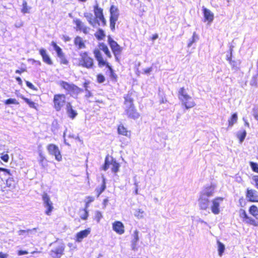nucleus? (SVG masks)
Here are the masks:
<instances>
[{
	"label": "nucleus",
	"mask_w": 258,
	"mask_h": 258,
	"mask_svg": "<svg viewBox=\"0 0 258 258\" xmlns=\"http://www.w3.org/2000/svg\"><path fill=\"white\" fill-rule=\"evenodd\" d=\"M198 201L200 210L205 211L209 209L210 200L207 197L200 196Z\"/></svg>",
	"instance_id": "19"
},
{
	"label": "nucleus",
	"mask_w": 258,
	"mask_h": 258,
	"mask_svg": "<svg viewBox=\"0 0 258 258\" xmlns=\"http://www.w3.org/2000/svg\"><path fill=\"white\" fill-rule=\"evenodd\" d=\"M38 163L43 168L47 167L48 165V161L46 159L45 155L42 152H39Z\"/></svg>",
	"instance_id": "22"
},
{
	"label": "nucleus",
	"mask_w": 258,
	"mask_h": 258,
	"mask_svg": "<svg viewBox=\"0 0 258 258\" xmlns=\"http://www.w3.org/2000/svg\"><path fill=\"white\" fill-rule=\"evenodd\" d=\"M28 252L26 250H19L18 252V254L19 255H23V254H28Z\"/></svg>",
	"instance_id": "51"
},
{
	"label": "nucleus",
	"mask_w": 258,
	"mask_h": 258,
	"mask_svg": "<svg viewBox=\"0 0 258 258\" xmlns=\"http://www.w3.org/2000/svg\"><path fill=\"white\" fill-rule=\"evenodd\" d=\"M90 84V82L89 81H86L84 83H83V87H84L85 88V90L88 92V94H89V96H91V94L90 93V92H89L88 89V85L89 84Z\"/></svg>",
	"instance_id": "43"
},
{
	"label": "nucleus",
	"mask_w": 258,
	"mask_h": 258,
	"mask_svg": "<svg viewBox=\"0 0 258 258\" xmlns=\"http://www.w3.org/2000/svg\"><path fill=\"white\" fill-rule=\"evenodd\" d=\"M109 12L110 27L111 30L113 31L115 29V24L119 18V10L116 6L112 5L110 8Z\"/></svg>",
	"instance_id": "8"
},
{
	"label": "nucleus",
	"mask_w": 258,
	"mask_h": 258,
	"mask_svg": "<svg viewBox=\"0 0 258 258\" xmlns=\"http://www.w3.org/2000/svg\"><path fill=\"white\" fill-rule=\"evenodd\" d=\"M27 85L30 88H32L33 87V85L29 82H27Z\"/></svg>",
	"instance_id": "55"
},
{
	"label": "nucleus",
	"mask_w": 258,
	"mask_h": 258,
	"mask_svg": "<svg viewBox=\"0 0 258 258\" xmlns=\"http://www.w3.org/2000/svg\"><path fill=\"white\" fill-rule=\"evenodd\" d=\"M117 133L120 135L129 138L131 137V132L128 131L127 128L122 124L118 125Z\"/></svg>",
	"instance_id": "23"
},
{
	"label": "nucleus",
	"mask_w": 258,
	"mask_h": 258,
	"mask_svg": "<svg viewBox=\"0 0 258 258\" xmlns=\"http://www.w3.org/2000/svg\"><path fill=\"white\" fill-rule=\"evenodd\" d=\"M60 59V64L67 65L69 63V60H68L67 57L65 55V54L62 55L58 56Z\"/></svg>",
	"instance_id": "38"
},
{
	"label": "nucleus",
	"mask_w": 258,
	"mask_h": 258,
	"mask_svg": "<svg viewBox=\"0 0 258 258\" xmlns=\"http://www.w3.org/2000/svg\"><path fill=\"white\" fill-rule=\"evenodd\" d=\"M63 95H55L54 96V97H62Z\"/></svg>",
	"instance_id": "57"
},
{
	"label": "nucleus",
	"mask_w": 258,
	"mask_h": 258,
	"mask_svg": "<svg viewBox=\"0 0 258 258\" xmlns=\"http://www.w3.org/2000/svg\"><path fill=\"white\" fill-rule=\"evenodd\" d=\"M223 200L224 198L220 197H216L212 200L211 210L214 214L217 215L220 213V203L223 201Z\"/></svg>",
	"instance_id": "12"
},
{
	"label": "nucleus",
	"mask_w": 258,
	"mask_h": 258,
	"mask_svg": "<svg viewBox=\"0 0 258 258\" xmlns=\"http://www.w3.org/2000/svg\"><path fill=\"white\" fill-rule=\"evenodd\" d=\"M1 158L4 162H7L8 161L9 157L8 154H5L2 156Z\"/></svg>",
	"instance_id": "49"
},
{
	"label": "nucleus",
	"mask_w": 258,
	"mask_h": 258,
	"mask_svg": "<svg viewBox=\"0 0 258 258\" xmlns=\"http://www.w3.org/2000/svg\"><path fill=\"white\" fill-rule=\"evenodd\" d=\"M0 171H8V170H7V169H4V168H0Z\"/></svg>",
	"instance_id": "56"
},
{
	"label": "nucleus",
	"mask_w": 258,
	"mask_h": 258,
	"mask_svg": "<svg viewBox=\"0 0 258 258\" xmlns=\"http://www.w3.org/2000/svg\"><path fill=\"white\" fill-rule=\"evenodd\" d=\"M86 199V201H85V207L88 208L90 204L94 201L95 198L92 196H88Z\"/></svg>",
	"instance_id": "37"
},
{
	"label": "nucleus",
	"mask_w": 258,
	"mask_h": 258,
	"mask_svg": "<svg viewBox=\"0 0 258 258\" xmlns=\"http://www.w3.org/2000/svg\"><path fill=\"white\" fill-rule=\"evenodd\" d=\"M132 98H126L124 104L126 105L125 113L128 117L136 119L139 117L140 114L135 109Z\"/></svg>",
	"instance_id": "7"
},
{
	"label": "nucleus",
	"mask_w": 258,
	"mask_h": 258,
	"mask_svg": "<svg viewBox=\"0 0 258 258\" xmlns=\"http://www.w3.org/2000/svg\"><path fill=\"white\" fill-rule=\"evenodd\" d=\"M25 101L29 105L30 107L36 108L35 103L31 101L28 98H23Z\"/></svg>",
	"instance_id": "42"
},
{
	"label": "nucleus",
	"mask_w": 258,
	"mask_h": 258,
	"mask_svg": "<svg viewBox=\"0 0 258 258\" xmlns=\"http://www.w3.org/2000/svg\"><path fill=\"white\" fill-rule=\"evenodd\" d=\"M249 164L252 171L258 173V164L251 161L249 162Z\"/></svg>",
	"instance_id": "40"
},
{
	"label": "nucleus",
	"mask_w": 258,
	"mask_h": 258,
	"mask_svg": "<svg viewBox=\"0 0 258 258\" xmlns=\"http://www.w3.org/2000/svg\"><path fill=\"white\" fill-rule=\"evenodd\" d=\"M152 71V68L150 67L146 68L143 70V73L146 74H149L150 73V72Z\"/></svg>",
	"instance_id": "48"
},
{
	"label": "nucleus",
	"mask_w": 258,
	"mask_h": 258,
	"mask_svg": "<svg viewBox=\"0 0 258 258\" xmlns=\"http://www.w3.org/2000/svg\"><path fill=\"white\" fill-rule=\"evenodd\" d=\"M253 111H254L253 116H254V118L257 120H258V111H257V109H253Z\"/></svg>",
	"instance_id": "50"
},
{
	"label": "nucleus",
	"mask_w": 258,
	"mask_h": 258,
	"mask_svg": "<svg viewBox=\"0 0 258 258\" xmlns=\"http://www.w3.org/2000/svg\"><path fill=\"white\" fill-rule=\"evenodd\" d=\"M17 81L21 82V79L19 77H17Z\"/></svg>",
	"instance_id": "59"
},
{
	"label": "nucleus",
	"mask_w": 258,
	"mask_h": 258,
	"mask_svg": "<svg viewBox=\"0 0 258 258\" xmlns=\"http://www.w3.org/2000/svg\"><path fill=\"white\" fill-rule=\"evenodd\" d=\"M134 215L138 219H141L144 217V211L142 209H137L134 212Z\"/></svg>",
	"instance_id": "33"
},
{
	"label": "nucleus",
	"mask_w": 258,
	"mask_h": 258,
	"mask_svg": "<svg viewBox=\"0 0 258 258\" xmlns=\"http://www.w3.org/2000/svg\"><path fill=\"white\" fill-rule=\"evenodd\" d=\"M237 115L236 113L232 114L231 116L228 119V126H232L234 123L237 122Z\"/></svg>",
	"instance_id": "31"
},
{
	"label": "nucleus",
	"mask_w": 258,
	"mask_h": 258,
	"mask_svg": "<svg viewBox=\"0 0 258 258\" xmlns=\"http://www.w3.org/2000/svg\"><path fill=\"white\" fill-rule=\"evenodd\" d=\"M74 44L79 49L86 48V45L82 38L80 36H77L74 39Z\"/></svg>",
	"instance_id": "25"
},
{
	"label": "nucleus",
	"mask_w": 258,
	"mask_h": 258,
	"mask_svg": "<svg viewBox=\"0 0 258 258\" xmlns=\"http://www.w3.org/2000/svg\"><path fill=\"white\" fill-rule=\"evenodd\" d=\"M64 103L65 101L62 98H54V107L57 111H59Z\"/></svg>",
	"instance_id": "24"
},
{
	"label": "nucleus",
	"mask_w": 258,
	"mask_h": 258,
	"mask_svg": "<svg viewBox=\"0 0 258 258\" xmlns=\"http://www.w3.org/2000/svg\"><path fill=\"white\" fill-rule=\"evenodd\" d=\"M183 105L186 108L188 109L192 107L195 105V103L192 98H184Z\"/></svg>",
	"instance_id": "28"
},
{
	"label": "nucleus",
	"mask_w": 258,
	"mask_h": 258,
	"mask_svg": "<svg viewBox=\"0 0 258 258\" xmlns=\"http://www.w3.org/2000/svg\"><path fill=\"white\" fill-rule=\"evenodd\" d=\"M96 80L98 83H102L105 81V78L103 74L100 73L96 75Z\"/></svg>",
	"instance_id": "39"
},
{
	"label": "nucleus",
	"mask_w": 258,
	"mask_h": 258,
	"mask_svg": "<svg viewBox=\"0 0 258 258\" xmlns=\"http://www.w3.org/2000/svg\"><path fill=\"white\" fill-rule=\"evenodd\" d=\"M253 180L255 182V186L258 189V176H254L253 177Z\"/></svg>",
	"instance_id": "47"
},
{
	"label": "nucleus",
	"mask_w": 258,
	"mask_h": 258,
	"mask_svg": "<svg viewBox=\"0 0 258 258\" xmlns=\"http://www.w3.org/2000/svg\"><path fill=\"white\" fill-rule=\"evenodd\" d=\"M46 149L48 153L50 155L54 156L56 161L60 162L62 160V155L57 145L54 144H49L47 146Z\"/></svg>",
	"instance_id": "10"
},
{
	"label": "nucleus",
	"mask_w": 258,
	"mask_h": 258,
	"mask_svg": "<svg viewBox=\"0 0 258 258\" xmlns=\"http://www.w3.org/2000/svg\"><path fill=\"white\" fill-rule=\"evenodd\" d=\"M82 211L84 212V213L82 215L80 216V218L81 220H86L89 216L88 208L85 207L84 208L82 209Z\"/></svg>",
	"instance_id": "36"
},
{
	"label": "nucleus",
	"mask_w": 258,
	"mask_h": 258,
	"mask_svg": "<svg viewBox=\"0 0 258 258\" xmlns=\"http://www.w3.org/2000/svg\"><path fill=\"white\" fill-rule=\"evenodd\" d=\"M103 218V215L100 211H97L95 213L94 219L97 222L99 223L101 219Z\"/></svg>",
	"instance_id": "34"
},
{
	"label": "nucleus",
	"mask_w": 258,
	"mask_h": 258,
	"mask_svg": "<svg viewBox=\"0 0 258 258\" xmlns=\"http://www.w3.org/2000/svg\"><path fill=\"white\" fill-rule=\"evenodd\" d=\"M108 43L115 57V60L119 62L123 48L110 36L108 37Z\"/></svg>",
	"instance_id": "6"
},
{
	"label": "nucleus",
	"mask_w": 258,
	"mask_h": 258,
	"mask_svg": "<svg viewBox=\"0 0 258 258\" xmlns=\"http://www.w3.org/2000/svg\"><path fill=\"white\" fill-rule=\"evenodd\" d=\"M0 258H7V254L0 252Z\"/></svg>",
	"instance_id": "53"
},
{
	"label": "nucleus",
	"mask_w": 258,
	"mask_h": 258,
	"mask_svg": "<svg viewBox=\"0 0 258 258\" xmlns=\"http://www.w3.org/2000/svg\"><path fill=\"white\" fill-rule=\"evenodd\" d=\"M227 59H228V60L229 61V62H230V63H231V60H231V57H229V58H228Z\"/></svg>",
	"instance_id": "58"
},
{
	"label": "nucleus",
	"mask_w": 258,
	"mask_h": 258,
	"mask_svg": "<svg viewBox=\"0 0 258 258\" xmlns=\"http://www.w3.org/2000/svg\"><path fill=\"white\" fill-rule=\"evenodd\" d=\"M51 45L53 47V49L56 52L57 56L58 57L59 56L62 55L64 53H63L62 49L57 45L56 43L54 41H52L51 43Z\"/></svg>",
	"instance_id": "30"
},
{
	"label": "nucleus",
	"mask_w": 258,
	"mask_h": 258,
	"mask_svg": "<svg viewBox=\"0 0 258 258\" xmlns=\"http://www.w3.org/2000/svg\"><path fill=\"white\" fill-rule=\"evenodd\" d=\"M98 48H95L93 50V52L97 61L98 67L100 68L105 67L107 69L110 73L109 76L111 80L113 82H117V75L114 72L110 63L103 57L101 52V51H102L107 57L111 58L112 55L107 45L103 42H100L98 43Z\"/></svg>",
	"instance_id": "1"
},
{
	"label": "nucleus",
	"mask_w": 258,
	"mask_h": 258,
	"mask_svg": "<svg viewBox=\"0 0 258 258\" xmlns=\"http://www.w3.org/2000/svg\"><path fill=\"white\" fill-rule=\"evenodd\" d=\"M78 66L87 69H93L95 66L94 60L87 51L81 52L79 53Z\"/></svg>",
	"instance_id": "4"
},
{
	"label": "nucleus",
	"mask_w": 258,
	"mask_h": 258,
	"mask_svg": "<svg viewBox=\"0 0 258 258\" xmlns=\"http://www.w3.org/2000/svg\"><path fill=\"white\" fill-rule=\"evenodd\" d=\"M94 36L98 40H102L105 37V34L104 31L101 29H98L95 33Z\"/></svg>",
	"instance_id": "29"
},
{
	"label": "nucleus",
	"mask_w": 258,
	"mask_h": 258,
	"mask_svg": "<svg viewBox=\"0 0 258 258\" xmlns=\"http://www.w3.org/2000/svg\"><path fill=\"white\" fill-rule=\"evenodd\" d=\"M246 132L245 130H243L242 132L238 133L237 135V138H238L240 143H242L244 141V140L246 137Z\"/></svg>",
	"instance_id": "35"
},
{
	"label": "nucleus",
	"mask_w": 258,
	"mask_h": 258,
	"mask_svg": "<svg viewBox=\"0 0 258 258\" xmlns=\"http://www.w3.org/2000/svg\"><path fill=\"white\" fill-rule=\"evenodd\" d=\"M60 86L71 94L78 95L83 92V90L74 84L65 81H61Z\"/></svg>",
	"instance_id": "9"
},
{
	"label": "nucleus",
	"mask_w": 258,
	"mask_h": 258,
	"mask_svg": "<svg viewBox=\"0 0 258 258\" xmlns=\"http://www.w3.org/2000/svg\"><path fill=\"white\" fill-rule=\"evenodd\" d=\"M134 241L135 242H137L139 240V236H138V231L137 230H135L134 232Z\"/></svg>",
	"instance_id": "46"
},
{
	"label": "nucleus",
	"mask_w": 258,
	"mask_h": 258,
	"mask_svg": "<svg viewBox=\"0 0 258 258\" xmlns=\"http://www.w3.org/2000/svg\"><path fill=\"white\" fill-rule=\"evenodd\" d=\"M179 95H180L181 97H187V95L185 93V90L183 88L180 89Z\"/></svg>",
	"instance_id": "45"
},
{
	"label": "nucleus",
	"mask_w": 258,
	"mask_h": 258,
	"mask_svg": "<svg viewBox=\"0 0 258 258\" xmlns=\"http://www.w3.org/2000/svg\"><path fill=\"white\" fill-rule=\"evenodd\" d=\"M74 23L76 25V30L77 31H82L84 34L88 33L89 28L85 25L80 19H76L74 20Z\"/></svg>",
	"instance_id": "15"
},
{
	"label": "nucleus",
	"mask_w": 258,
	"mask_h": 258,
	"mask_svg": "<svg viewBox=\"0 0 258 258\" xmlns=\"http://www.w3.org/2000/svg\"><path fill=\"white\" fill-rule=\"evenodd\" d=\"M42 198L43 201L44 206L46 209L45 213L46 215L49 216L51 215L53 210V203L51 201L49 196L46 192L42 194Z\"/></svg>",
	"instance_id": "11"
},
{
	"label": "nucleus",
	"mask_w": 258,
	"mask_h": 258,
	"mask_svg": "<svg viewBox=\"0 0 258 258\" xmlns=\"http://www.w3.org/2000/svg\"><path fill=\"white\" fill-rule=\"evenodd\" d=\"M39 52L40 55L42 57V60L45 63L48 64V65H52V61L47 54V52L46 50L44 48H41L39 50Z\"/></svg>",
	"instance_id": "21"
},
{
	"label": "nucleus",
	"mask_w": 258,
	"mask_h": 258,
	"mask_svg": "<svg viewBox=\"0 0 258 258\" xmlns=\"http://www.w3.org/2000/svg\"><path fill=\"white\" fill-rule=\"evenodd\" d=\"M158 38V35L157 33H156V34H153L151 37V40L154 41L155 39H157Z\"/></svg>",
	"instance_id": "52"
},
{
	"label": "nucleus",
	"mask_w": 258,
	"mask_h": 258,
	"mask_svg": "<svg viewBox=\"0 0 258 258\" xmlns=\"http://www.w3.org/2000/svg\"><path fill=\"white\" fill-rule=\"evenodd\" d=\"M93 12L95 15V18H93L91 13H85L84 14L88 23L94 27L97 25L100 26V23L99 21H101V25L103 26H105L106 25V21L103 15V10L99 7L98 4L93 6Z\"/></svg>",
	"instance_id": "3"
},
{
	"label": "nucleus",
	"mask_w": 258,
	"mask_h": 258,
	"mask_svg": "<svg viewBox=\"0 0 258 258\" xmlns=\"http://www.w3.org/2000/svg\"><path fill=\"white\" fill-rule=\"evenodd\" d=\"M67 107V112L68 116L72 119H74L77 115V112L72 108L71 104L69 103H68Z\"/></svg>",
	"instance_id": "26"
},
{
	"label": "nucleus",
	"mask_w": 258,
	"mask_h": 258,
	"mask_svg": "<svg viewBox=\"0 0 258 258\" xmlns=\"http://www.w3.org/2000/svg\"><path fill=\"white\" fill-rule=\"evenodd\" d=\"M202 11L204 15V22H207L209 24H211L214 19V14L204 7H203Z\"/></svg>",
	"instance_id": "14"
},
{
	"label": "nucleus",
	"mask_w": 258,
	"mask_h": 258,
	"mask_svg": "<svg viewBox=\"0 0 258 258\" xmlns=\"http://www.w3.org/2000/svg\"><path fill=\"white\" fill-rule=\"evenodd\" d=\"M64 247L59 246L50 251V255L52 258H60L63 254Z\"/></svg>",
	"instance_id": "20"
},
{
	"label": "nucleus",
	"mask_w": 258,
	"mask_h": 258,
	"mask_svg": "<svg viewBox=\"0 0 258 258\" xmlns=\"http://www.w3.org/2000/svg\"><path fill=\"white\" fill-rule=\"evenodd\" d=\"M90 232L91 229L90 228L80 231L76 234L75 241L77 242H81L84 238L88 236Z\"/></svg>",
	"instance_id": "18"
},
{
	"label": "nucleus",
	"mask_w": 258,
	"mask_h": 258,
	"mask_svg": "<svg viewBox=\"0 0 258 258\" xmlns=\"http://www.w3.org/2000/svg\"><path fill=\"white\" fill-rule=\"evenodd\" d=\"M215 186L214 184H211L205 186L203 190L200 192L201 196L204 197H209L213 196L215 192Z\"/></svg>",
	"instance_id": "16"
},
{
	"label": "nucleus",
	"mask_w": 258,
	"mask_h": 258,
	"mask_svg": "<svg viewBox=\"0 0 258 258\" xmlns=\"http://www.w3.org/2000/svg\"><path fill=\"white\" fill-rule=\"evenodd\" d=\"M36 252H37L35 251H33L31 252V254H34V253H36Z\"/></svg>",
	"instance_id": "61"
},
{
	"label": "nucleus",
	"mask_w": 258,
	"mask_h": 258,
	"mask_svg": "<svg viewBox=\"0 0 258 258\" xmlns=\"http://www.w3.org/2000/svg\"><path fill=\"white\" fill-rule=\"evenodd\" d=\"M106 201H107V200H104V202H105V203H106Z\"/></svg>",
	"instance_id": "64"
},
{
	"label": "nucleus",
	"mask_w": 258,
	"mask_h": 258,
	"mask_svg": "<svg viewBox=\"0 0 258 258\" xmlns=\"http://www.w3.org/2000/svg\"><path fill=\"white\" fill-rule=\"evenodd\" d=\"M245 196L247 201L251 203H258V192L253 189L247 188Z\"/></svg>",
	"instance_id": "13"
},
{
	"label": "nucleus",
	"mask_w": 258,
	"mask_h": 258,
	"mask_svg": "<svg viewBox=\"0 0 258 258\" xmlns=\"http://www.w3.org/2000/svg\"><path fill=\"white\" fill-rule=\"evenodd\" d=\"M106 201H107V200H104V202H105V203H106Z\"/></svg>",
	"instance_id": "63"
},
{
	"label": "nucleus",
	"mask_w": 258,
	"mask_h": 258,
	"mask_svg": "<svg viewBox=\"0 0 258 258\" xmlns=\"http://www.w3.org/2000/svg\"><path fill=\"white\" fill-rule=\"evenodd\" d=\"M32 230H30V229H29V230H27L26 231H20L19 232L20 233H22V232H26L27 233V234H28L29 232H30Z\"/></svg>",
	"instance_id": "54"
},
{
	"label": "nucleus",
	"mask_w": 258,
	"mask_h": 258,
	"mask_svg": "<svg viewBox=\"0 0 258 258\" xmlns=\"http://www.w3.org/2000/svg\"><path fill=\"white\" fill-rule=\"evenodd\" d=\"M21 11L24 14L29 13V7H28L27 3L26 1H24L23 2Z\"/></svg>",
	"instance_id": "41"
},
{
	"label": "nucleus",
	"mask_w": 258,
	"mask_h": 258,
	"mask_svg": "<svg viewBox=\"0 0 258 258\" xmlns=\"http://www.w3.org/2000/svg\"><path fill=\"white\" fill-rule=\"evenodd\" d=\"M112 229L118 235H122L125 232L124 226L119 221H115L112 223Z\"/></svg>",
	"instance_id": "17"
},
{
	"label": "nucleus",
	"mask_w": 258,
	"mask_h": 258,
	"mask_svg": "<svg viewBox=\"0 0 258 258\" xmlns=\"http://www.w3.org/2000/svg\"><path fill=\"white\" fill-rule=\"evenodd\" d=\"M110 165L112 166L111 169L113 173H116L119 171L120 166V164L117 162L115 159L107 155L105 158L104 163L101 166V169L103 171H106L109 168Z\"/></svg>",
	"instance_id": "5"
},
{
	"label": "nucleus",
	"mask_w": 258,
	"mask_h": 258,
	"mask_svg": "<svg viewBox=\"0 0 258 258\" xmlns=\"http://www.w3.org/2000/svg\"><path fill=\"white\" fill-rule=\"evenodd\" d=\"M106 188V180L104 177H103L101 187L100 188H97L95 189V191L97 193V198H98L100 196V195L105 190Z\"/></svg>",
	"instance_id": "27"
},
{
	"label": "nucleus",
	"mask_w": 258,
	"mask_h": 258,
	"mask_svg": "<svg viewBox=\"0 0 258 258\" xmlns=\"http://www.w3.org/2000/svg\"><path fill=\"white\" fill-rule=\"evenodd\" d=\"M248 211L249 214L255 219L249 216L245 210L243 209L239 210V217L247 225L258 227V207L255 205H251L249 207Z\"/></svg>",
	"instance_id": "2"
},
{
	"label": "nucleus",
	"mask_w": 258,
	"mask_h": 258,
	"mask_svg": "<svg viewBox=\"0 0 258 258\" xmlns=\"http://www.w3.org/2000/svg\"><path fill=\"white\" fill-rule=\"evenodd\" d=\"M79 2H85L87 0H78Z\"/></svg>",
	"instance_id": "60"
},
{
	"label": "nucleus",
	"mask_w": 258,
	"mask_h": 258,
	"mask_svg": "<svg viewBox=\"0 0 258 258\" xmlns=\"http://www.w3.org/2000/svg\"><path fill=\"white\" fill-rule=\"evenodd\" d=\"M218 254L222 256L225 250V245L220 241H217Z\"/></svg>",
	"instance_id": "32"
},
{
	"label": "nucleus",
	"mask_w": 258,
	"mask_h": 258,
	"mask_svg": "<svg viewBox=\"0 0 258 258\" xmlns=\"http://www.w3.org/2000/svg\"><path fill=\"white\" fill-rule=\"evenodd\" d=\"M195 36H196V32H194V34H193V35L192 36V38H191V40L189 41V42L187 44V47H190L191 45L195 42L196 41V39L195 38Z\"/></svg>",
	"instance_id": "44"
},
{
	"label": "nucleus",
	"mask_w": 258,
	"mask_h": 258,
	"mask_svg": "<svg viewBox=\"0 0 258 258\" xmlns=\"http://www.w3.org/2000/svg\"><path fill=\"white\" fill-rule=\"evenodd\" d=\"M10 101H11L10 100H8L7 103H9L10 102Z\"/></svg>",
	"instance_id": "62"
}]
</instances>
